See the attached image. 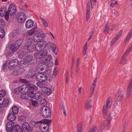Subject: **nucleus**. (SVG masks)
<instances>
[{"mask_svg":"<svg viewBox=\"0 0 132 132\" xmlns=\"http://www.w3.org/2000/svg\"><path fill=\"white\" fill-rule=\"evenodd\" d=\"M96 129V126L92 127L88 132H95Z\"/></svg>","mask_w":132,"mask_h":132,"instance_id":"5fc2aeb1","label":"nucleus"},{"mask_svg":"<svg viewBox=\"0 0 132 132\" xmlns=\"http://www.w3.org/2000/svg\"><path fill=\"white\" fill-rule=\"evenodd\" d=\"M58 59L57 58H56L55 59L54 65H58Z\"/></svg>","mask_w":132,"mask_h":132,"instance_id":"69168bd1","label":"nucleus"},{"mask_svg":"<svg viewBox=\"0 0 132 132\" xmlns=\"http://www.w3.org/2000/svg\"><path fill=\"white\" fill-rule=\"evenodd\" d=\"M122 30H121L118 33L117 35H116L115 37L116 38H117L118 39H119L120 37L121 36L122 34Z\"/></svg>","mask_w":132,"mask_h":132,"instance_id":"864d4df0","label":"nucleus"},{"mask_svg":"<svg viewBox=\"0 0 132 132\" xmlns=\"http://www.w3.org/2000/svg\"><path fill=\"white\" fill-rule=\"evenodd\" d=\"M12 73L13 75L15 76H17L20 75L18 69L14 70L13 71Z\"/></svg>","mask_w":132,"mask_h":132,"instance_id":"8fccbe9b","label":"nucleus"},{"mask_svg":"<svg viewBox=\"0 0 132 132\" xmlns=\"http://www.w3.org/2000/svg\"><path fill=\"white\" fill-rule=\"evenodd\" d=\"M39 53L37 52L34 54V57L37 59L40 58Z\"/></svg>","mask_w":132,"mask_h":132,"instance_id":"6e6d98bb","label":"nucleus"},{"mask_svg":"<svg viewBox=\"0 0 132 132\" xmlns=\"http://www.w3.org/2000/svg\"><path fill=\"white\" fill-rule=\"evenodd\" d=\"M46 70L43 72V73H40V76L39 77H41V81H45L47 79V77L46 74H48V70L46 69H45Z\"/></svg>","mask_w":132,"mask_h":132,"instance_id":"6ab92c4d","label":"nucleus"},{"mask_svg":"<svg viewBox=\"0 0 132 132\" xmlns=\"http://www.w3.org/2000/svg\"><path fill=\"white\" fill-rule=\"evenodd\" d=\"M9 14L6 12V14L5 15L4 18L7 21L9 18Z\"/></svg>","mask_w":132,"mask_h":132,"instance_id":"4d7b16f0","label":"nucleus"},{"mask_svg":"<svg viewBox=\"0 0 132 132\" xmlns=\"http://www.w3.org/2000/svg\"><path fill=\"white\" fill-rule=\"evenodd\" d=\"M32 39L30 37L27 38L25 41V44H27V45H31V43L32 42Z\"/></svg>","mask_w":132,"mask_h":132,"instance_id":"c9c22d12","label":"nucleus"},{"mask_svg":"<svg viewBox=\"0 0 132 132\" xmlns=\"http://www.w3.org/2000/svg\"><path fill=\"white\" fill-rule=\"evenodd\" d=\"M18 69L20 75L23 73L25 71V69L23 68H20Z\"/></svg>","mask_w":132,"mask_h":132,"instance_id":"13d9d810","label":"nucleus"},{"mask_svg":"<svg viewBox=\"0 0 132 132\" xmlns=\"http://www.w3.org/2000/svg\"><path fill=\"white\" fill-rule=\"evenodd\" d=\"M5 32L4 30L1 28L0 29V37L2 38L5 36Z\"/></svg>","mask_w":132,"mask_h":132,"instance_id":"e433bc0d","label":"nucleus"},{"mask_svg":"<svg viewBox=\"0 0 132 132\" xmlns=\"http://www.w3.org/2000/svg\"><path fill=\"white\" fill-rule=\"evenodd\" d=\"M82 125L81 123L79 124L77 126V132H81V130L82 129Z\"/></svg>","mask_w":132,"mask_h":132,"instance_id":"37998d69","label":"nucleus"},{"mask_svg":"<svg viewBox=\"0 0 132 132\" xmlns=\"http://www.w3.org/2000/svg\"><path fill=\"white\" fill-rule=\"evenodd\" d=\"M41 115L45 118L50 116L51 115V109L48 106H42L40 109Z\"/></svg>","mask_w":132,"mask_h":132,"instance_id":"20e7f679","label":"nucleus"},{"mask_svg":"<svg viewBox=\"0 0 132 132\" xmlns=\"http://www.w3.org/2000/svg\"><path fill=\"white\" fill-rule=\"evenodd\" d=\"M45 36V35L44 33L42 32H38L34 35L33 39L34 42H40Z\"/></svg>","mask_w":132,"mask_h":132,"instance_id":"39448f33","label":"nucleus"},{"mask_svg":"<svg viewBox=\"0 0 132 132\" xmlns=\"http://www.w3.org/2000/svg\"><path fill=\"white\" fill-rule=\"evenodd\" d=\"M43 123H47L48 125L51 122V120H48L46 119H45L44 120H43Z\"/></svg>","mask_w":132,"mask_h":132,"instance_id":"09e8293b","label":"nucleus"},{"mask_svg":"<svg viewBox=\"0 0 132 132\" xmlns=\"http://www.w3.org/2000/svg\"><path fill=\"white\" fill-rule=\"evenodd\" d=\"M12 111L13 112L12 113L16 114H17L19 111V109L16 106L14 105L12 107Z\"/></svg>","mask_w":132,"mask_h":132,"instance_id":"c756f323","label":"nucleus"},{"mask_svg":"<svg viewBox=\"0 0 132 132\" xmlns=\"http://www.w3.org/2000/svg\"><path fill=\"white\" fill-rule=\"evenodd\" d=\"M44 81H38L36 84L39 87H42V89L44 88V86L45 85V83L44 82Z\"/></svg>","mask_w":132,"mask_h":132,"instance_id":"2f4dec72","label":"nucleus"},{"mask_svg":"<svg viewBox=\"0 0 132 132\" xmlns=\"http://www.w3.org/2000/svg\"><path fill=\"white\" fill-rule=\"evenodd\" d=\"M112 104L111 99L110 97H109L106 101V105H104L103 108V112L104 117L106 118L107 120L110 121L111 119V118L110 116H107L108 113L107 110L108 109L110 108Z\"/></svg>","mask_w":132,"mask_h":132,"instance_id":"f03ea898","label":"nucleus"},{"mask_svg":"<svg viewBox=\"0 0 132 132\" xmlns=\"http://www.w3.org/2000/svg\"><path fill=\"white\" fill-rule=\"evenodd\" d=\"M49 125L47 123H42L39 125V128L41 131L42 132H49Z\"/></svg>","mask_w":132,"mask_h":132,"instance_id":"9b49d317","label":"nucleus"},{"mask_svg":"<svg viewBox=\"0 0 132 132\" xmlns=\"http://www.w3.org/2000/svg\"><path fill=\"white\" fill-rule=\"evenodd\" d=\"M9 100L8 99H4L2 102H0V105L3 104V106L5 107L7 106L9 104Z\"/></svg>","mask_w":132,"mask_h":132,"instance_id":"5701e85b","label":"nucleus"},{"mask_svg":"<svg viewBox=\"0 0 132 132\" xmlns=\"http://www.w3.org/2000/svg\"><path fill=\"white\" fill-rule=\"evenodd\" d=\"M34 25V21L31 19H29L26 22V27L27 29L30 28H31Z\"/></svg>","mask_w":132,"mask_h":132,"instance_id":"412c9836","label":"nucleus"},{"mask_svg":"<svg viewBox=\"0 0 132 132\" xmlns=\"http://www.w3.org/2000/svg\"><path fill=\"white\" fill-rule=\"evenodd\" d=\"M5 25V24L4 20L2 19H0V26L3 27Z\"/></svg>","mask_w":132,"mask_h":132,"instance_id":"c03bdc74","label":"nucleus"},{"mask_svg":"<svg viewBox=\"0 0 132 132\" xmlns=\"http://www.w3.org/2000/svg\"><path fill=\"white\" fill-rule=\"evenodd\" d=\"M43 91L46 94L49 95L52 93L51 90L50 88L46 87H44L42 89Z\"/></svg>","mask_w":132,"mask_h":132,"instance_id":"393cba45","label":"nucleus"},{"mask_svg":"<svg viewBox=\"0 0 132 132\" xmlns=\"http://www.w3.org/2000/svg\"><path fill=\"white\" fill-rule=\"evenodd\" d=\"M19 64V62L17 59H14L11 60L9 62L8 66L10 69H13Z\"/></svg>","mask_w":132,"mask_h":132,"instance_id":"6e6552de","label":"nucleus"},{"mask_svg":"<svg viewBox=\"0 0 132 132\" xmlns=\"http://www.w3.org/2000/svg\"><path fill=\"white\" fill-rule=\"evenodd\" d=\"M16 12V8L15 6L13 4H10L9 7L8 11L6 12L12 16Z\"/></svg>","mask_w":132,"mask_h":132,"instance_id":"4468645a","label":"nucleus"},{"mask_svg":"<svg viewBox=\"0 0 132 132\" xmlns=\"http://www.w3.org/2000/svg\"><path fill=\"white\" fill-rule=\"evenodd\" d=\"M114 13L116 16H118L119 15V14L118 12L117 11H115Z\"/></svg>","mask_w":132,"mask_h":132,"instance_id":"774afa93","label":"nucleus"},{"mask_svg":"<svg viewBox=\"0 0 132 132\" xmlns=\"http://www.w3.org/2000/svg\"><path fill=\"white\" fill-rule=\"evenodd\" d=\"M118 39L117 38H116V37H115L112 40L110 44V45L111 46H112L117 41Z\"/></svg>","mask_w":132,"mask_h":132,"instance_id":"a18cd8bd","label":"nucleus"},{"mask_svg":"<svg viewBox=\"0 0 132 132\" xmlns=\"http://www.w3.org/2000/svg\"><path fill=\"white\" fill-rule=\"evenodd\" d=\"M32 105L36 107L38 105V103L37 101L31 100Z\"/></svg>","mask_w":132,"mask_h":132,"instance_id":"de8ad7c7","label":"nucleus"},{"mask_svg":"<svg viewBox=\"0 0 132 132\" xmlns=\"http://www.w3.org/2000/svg\"><path fill=\"white\" fill-rule=\"evenodd\" d=\"M44 58L45 59V60L46 61H46L48 62V61H49L52 59L51 56L50 55H47V54L45 55Z\"/></svg>","mask_w":132,"mask_h":132,"instance_id":"4c0bfd02","label":"nucleus"},{"mask_svg":"<svg viewBox=\"0 0 132 132\" xmlns=\"http://www.w3.org/2000/svg\"><path fill=\"white\" fill-rule=\"evenodd\" d=\"M40 103L43 106H45L47 104V102L45 98H42L40 99Z\"/></svg>","mask_w":132,"mask_h":132,"instance_id":"c85d7f7f","label":"nucleus"},{"mask_svg":"<svg viewBox=\"0 0 132 132\" xmlns=\"http://www.w3.org/2000/svg\"><path fill=\"white\" fill-rule=\"evenodd\" d=\"M34 92L32 91L29 93V95L30 97L33 98L37 100H39L41 98L42 94L40 92L38 91L35 93Z\"/></svg>","mask_w":132,"mask_h":132,"instance_id":"423d86ee","label":"nucleus"},{"mask_svg":"<svg viewBox=\"0 0 132 132\" xmlns=\"http://www.w3.org/2000/svg\"><path fill=\"white\" fill-rule=\"evenodd\" d=\"M91 105L88 102H87L85 104V108L86 109H90Z\"/></svg>","mask_w":132,"mask_h":132,"instance_id":"79ce46f5","label":"nucleus"},{"mask_svg":"<svg viewBox=\"0 0 132 132\" xmlns=\"http://www.w3.org/2000/svg\"><path fill=\"white\" fill-rule=\"evenodd\" d=\"M60 109L61 110H63L62 111L65 110L64 106L63 105L62 106H61L60 108Z\"/></svg>","mask_w":132,"mask_h":132,"instance_id":"0e129e2a","label":"nucleus"},{"mask_svg":"<svg viewBox=\"0 0 132 132\" xmlns=\"http://www.w3.org/2000/svg\"><path fill=\"white\" fill-rule=\"evenodd\" d=\"M87 50V48L85 47V48H84V50L83 51V55L84 56H85V55L87 54L86 51Z\"/></svg>","mask_w":132,"mask_h":132,"instance_id":"bf43d9fd","label":"nucleus"},{"mask_svg":"<svg viewBox=\"0 0 132 132\" xmlns=\"http://www.w3.org/2000/svg\"><path fill=\"white\" fill-rule=\"evenodd\" d=\"M125 57H123V56H122V58L119 62L120 64H124L127 63V60L125 59Z\"/></svg>","mask_w":132,"mask_h":132,"instance_id":"ea45409f","label":"nucleus"},{"mask_svg":"<svg viewBox=\"0 0 132 132\" xmlns=\"http://www.w3.org/2000/svg\"><path fill=\"white\" fill-rule=\"evenodd\" d=\"M132 51V46L128 49L125 52L123 55V57H125V56L128 54L131 51Z\"/></svg>","mask_w":132,"mask_h":132,"instance_id":"473e14b6","label":"nucleus"},{"mask_svg":"<svg viewBox=\"0 0 132 132\" xmlns=\"http://www.w3.org/2000/svg\"><path fill=\"white\" fill-rule=\"evenodd\" d=\"M6 8H1L0 9V16H3L6 14Z\"/></svg>","mask_w":132,"mask_h":132,"instance_id":"7c9ffc66","label":"nucleus"},{"mask_svg":"<svg viewBox=\"0 0 132 132\" xmlns=\"http://www.w3.org/2000/svg\"><path fill=\"white\" fill-rule=\"evenodd\" d=\"M48 52L47 50L46 49H44L43 50H42L39 53L40 58H44L45 55L47 54Z\"/></svg>","mask_w":132,"mask_h":132,"instance_id":"a878e982","label":"nucleus"},{"mask_svg":"<svg viewBox=\"0 0 132 132\" xmlns=\"http://www.w3.org/2000/svg\"><path fill=\"white\" fill-rule=\"evenodd\" d=\"M26 55V54L25 52H22L20 53L18 55L19 58L20 59H22Z\"/></svg>","mask_w":132,"mask_h":132,"instance_id":"58836bf2","label":"nucleus"},{"mask_svg":"<svg viewBox=\"0 0 132 132\" xmlns=\"http://www.w3.org/2000/svg\"><path fill=\"white\" fill-rule=\"evenodd\" d=\"M47 45L48 48H51L54 53L56 55L57 54V50L56 49V45L54 43L52 42H50L47 43Z\"/></svg>","mask_w":132,"mask_h":132,"instance_id":"dca6fc26","label":"nucleus"},{"mask_svg":"<svg viewBox=\"0 0 132 132\" xmlns=\"http://www.w3.org/2000/svg\"><path fill=\"white\" fill-rule=\"evenodd\" d=\"M116 97L117 100L116 103L118 105V102L119 104L121 105V102L123 99V95L122 93L120 92H118L116 94Z\"/></svg>","mask_w":132,"mask_h":132,"instance_id":"ddd939ff","label":"nucleus"},{"mask_svg":"<svg viewBox=\"0 0 132 132\" xmlns=\"http://www.w3.org/2000/svg\"><path fill=\"white\" fill-rule=\"evenodd\" d=\"M40 73L36 74L35 76V78L36 80L38 81H41V77H39V76H40Z\"/></svg>","mask_w":132,"mask_h":132,"instance_id":"49530a36","label":"nucleus"},{"mask_svg":"<svg viewBox=\"0 0 132 132\" xmlns=\"http://www.w3.org/2000/svg\"><path fill=\"white\" fill-rule=\"evenodd\" d=\"M127 35L128 36L131 37L132 36V28L131 29L129 33H128Z\"/></svg>","mask_w":132,"mask_h":132,"instance_id":"052dcab7","label":"nucleus"},{"mask_svg":"<svg viewBox=\"0 0 132 132\" xmlns=\"http://www.w3.org/2000/svg\"><path fill=\"white\" fill-rule=\"evenodd\" d=\"M105 125L104 123H102L100 127L98 132H102L103 129L105 127Z\"/></svg>","mask_w":132,"mask_h":132,"instance_id":"603ef678","label":"nucleus"},{"mask_svg":"<svg viewBox=\"0 0 132 132\" xmlns=\"http://www.w3.org/2000/svg\"><path fill=\"white\" fill-rule=\"evenodd\" d=\"M33 59V57L31 55L26 56L25 59L23 61L21 62V66L25 68L28 65V63L31 62Z\"/></svg>","mask_w":132,"mask_h":132,"instance_id":"0eeeda50","label":"nucleus"},{"mask_svg":"<svg viewBox=\"0 0 132 132\" xmlns=\"http://www.w3.org/2000/svg\"><path fill=\"white\" fill-rule=\"evenodd\" d=\"M6 130L10 132H22L23 130L21 127L19 126L14 125L13 122H9L7 123L6 126Z\"/></svg>","mask_w":132,"mask_h":132,"instance_id":"f257e3e1","label":"nucleus"},{"mask_svg":"<svg viewBox=\"0 0 132 132\" xmlns=\"http://www.w3.org/2000/svg\"><path fill=\"white\" fill-rule=\"evenodd\" d=\"M37 27L36 26H34V28L30 30H29L28 32V35H31L34 34L35 32H36L37 30Z\"/></svg>","mask_w":132,"mask_h":132,"instance_id":"b1692460","label":"nucleus"},{"mask_svg":"<svg viewBox=\"0 0 132 132\" xmlns=\"http://www.w3.org/2000/svg\"><path fill=\"white\" fill-rule=\"evenodd\" d=\"M26 119V117L25 116H21L19 117V120L21 121H25Z\"/></svg>","mask_w":132,"mask_h":132,"instance_id":"3c124183","label":"nucleus"},{"mask_svg":"<svg viewBox=\"0 0 132 132\" xmlns=\"http://www.w3.org/2000/svg\"><path fill=\"white\" fill-rule=\"evenodd\" d=\"M65 78H66V82L67 83V82H68V78H69L68 72H67L66 73V74H65Z\"/></svg>","mask_w":132,"mask_h":132,"instance_id":"680f3d73","label":"nucleus"},{"mask_svg":"<svg viewBox=\"0 0 132 132\" xmlns=\"http://www.w3.org/2000/svg\"><path fill=\"white\" fill-rule=\"evenodd\" d=\"M90 4L89 2L87 3V9H90Z\"/></svg>","mask_w":132,"mask_h":132,"instance_id":"338daca9","label":"nucleus"},{"mask_svg":"<svg viewBox=\"0 0 132 132\" xmlns=\"http://www.w3.org/2000/svg\"><path fill=\"white\" fill-rule=\"evenodd\" d=\"M23 42V40L21 39L13 43L10 46V50L13 52H15L19 48Z\"/></svg>","mask_w":132,"mask_h":132,"instance_id":"7ed1b4c3","label":"nucleus"},{"mask_svg":"<svg viewBox=\"0 0 132 132\" xmlns=\"http://www.w3.org/2000/svg\"><path fill=\"white\" fill-rule=\"evenodd\" d=\"M36 75V71L32 68H30L27 74L25 76L28 78H34Z\"/></svg>","mask_w":132,"mask_h":132,"instance_id":"f8f14e48","label":"nucleus"},{"mask_svg":"<svg viewBox=\"0 0 132 132\" xmlns=\"http://www.w3.org/2000/svg\"><path fill=\"white\" fill-rule=\"evenodd\" d=\"M6 91L4 89L1 90L0 91V97H3L6 95Z\"/></svg>","mask_w":132,"mask_h":132,"instance_id":"f704fd0d","label":"nucleus"},{"mask_svg":"<svg viewBox=\"0 0 132 132\" xmlns=\"http://www.w3.org/2000/svg\"><path fill=\"white\" fill-rule=\"evenodd\" d=\"M132 88V79H130V83L129 84L127 89L126 92V96L128 98L130 95L131 92Z\"/></svg>","mask_w":132,"mask_h":132,"instance_id":"a211bd4d","label":"nucleus"},{"mask_svg":"<svg viewBox=\"0 0 132 132\" xmlns=\"http://www.w3.org/2000/svg\"><path fill=\"white\" fill-rule=\"evenodd\" d=\"M17 19L19 22L20 23L23 22L26 19L25 14L23 12H20L17 15Z\"/></svg>","mask_w":132,"mask_h":132,"instance_id":"1a4fd4ad","label":"nucleus"},{"mask_svg":"<svg viewBox=\"0 0 132 132\" xmlns=\"http://www.w3.org/2000/svg\"><path fill=\"white\" fill-rule=\"evenodd\" d=\"M26 90L27 91V93H29L30 92H31L32 91V90H36L37 89L38 87L36 86L35 85H31L29 86H27L26 85Z\"/></svg>","mask_w":132,"mask_h":132,"instance_id":"f3484780","label":"nucleus"},{"mask_svg":"<svg viewBox=\"0 0 132 132\" xmlns=\"http://www.w3.org/2000/svg\"><path fill=\"white\" fill-rule=\"evenodd\" d=\"M29 97H30L28 93L22 94L20 96V98L22 99H26L28 100L29 99Z\"/></svg>","mask_w":132,"mask_h":132,"instance_id":"cd10ccee","label":"nucleus"},{"mask_svg":"<svg viewBox=\"0 0 132 132\" xmlns=\"http://www.w3.org/2000/svg\"><path fill=\"white\" fill-rule=\"evenodd\" d=\"M14 92L15 93V94H18L19 93L18 92V87L14 90Z\"/></svg>","mask_w":132,"mask_h":132,"instance_id":"e2e57ef3","label":"nucleus"},{"mask_svg":"<svg viewBox=\"0 0 132 132\" xmlns=\"http://www.w3.org/2000/svg\"><path fill=\"white\" fill-rule=\"evenodd\" d=\"M58 71V67H56L55 68L53 73V77L55 78V77L56 75H57V73Z\"/></svg>","mask_w":132,"mask_h":132,"instance_id":"a19ab883","label":"nucleus"},{"mask_svg":"<svg viewBox=\"0 0 132 132\" xmlns=\"http://www.w3.org/2000/svg\"><path fill=\"white\" fill-rule=\"evenodd\" d=\"M7 119L9 121H13L16 119V116L15 114L12 113H9L8 115Z\"/></svg>","mask_w":132,"mask_h":132,"instance_id":"4be33fe9","label":"nucleus"},{"mask_svg":"<svg viewBox=\"0 0 132 132\" xmlns=\"http://www.w3.org/2000/svg\"><path fill=\"white\" fill-rule=\"evenodd\" d=\"M26 85L24 84L18 87V92L20 93H27V91L26 90Z\"/></svg>","mask_w":132,"mask_h":132,"instance_id":"aec40b11","label":"nucleus"},{"mask_svg":"<svg viewBox=\"0 0 132 132\" xmlns=\"http://www.w3.org/2000/svg\"><path fill=\"white\" fill-rule=\"evenodd\" d=\"M40 19L42 21V22L44 26L45 27H48V23L41 16H40Z\"/></svg>","mask_w":132,"mask_h":132,"instance_id":"72a5a7b5","label":"nucleus"},{"mask_svg":"<svg viewBox=\"0 0 132 132\" xmlns=\"http://www.w3.org/2000/svg\"><path fill=\"white\" fill-rule=\"evenodd\" d=\"M110 29V26L109 23L108 22L105 25L104 30V33L107 34L109 33V31Z\"/></svg>","mask_w":132,"mask_h":132,"instance_id":"bb28decb","label":"nucleus"},{"mask_svg":"<svg viewBox=\"0 0 132 132\" xmlns=\"http://www.w3.org/2000/svg\"><path fill=\"white\" fill-rule=\"evenodd\" d=\"M27 50L31 52H33L36 50L38 51V47H39V44H37L36 46L32 44L27 45L26 46Z\"/></svg>","mask_w":132,"mask_h":132,"instance_id":"9d476101","label":"nucleus"},{"mask_svg":"<svg viewBox=\"0 0 132 132\" xmlns=\"http://www.w3.org/2000/svg\"><path fill=\"white\" fill-rule=\"evenodd\" d=\"M22 127L24 131H30L33 130V128L31 127L29 124L27 122L23 123Z\"/></svg>","mask_w":132,"mask_h":132,"instance_id":"2eb2a0df","label":"nucleus"}]
</instances>
